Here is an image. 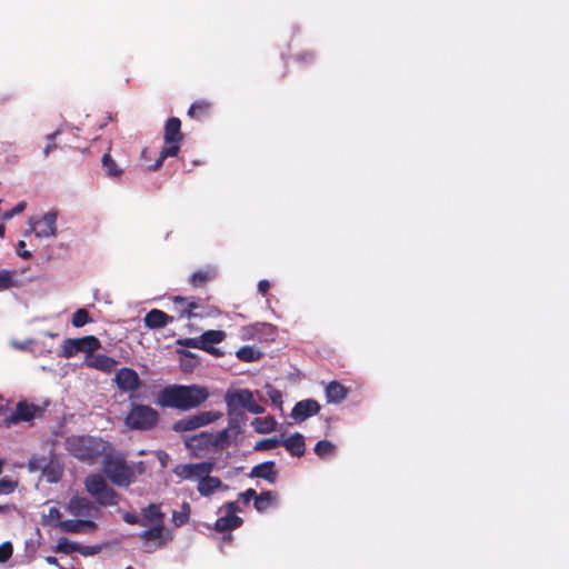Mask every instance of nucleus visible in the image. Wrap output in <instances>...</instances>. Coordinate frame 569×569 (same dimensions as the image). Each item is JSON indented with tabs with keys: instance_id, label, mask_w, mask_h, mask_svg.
Returning a JSON list of instances; mask_svg holds the SVG:
<instances>
[{
	"instance_id": "obj_63",
	"label": "nucleus",
	"mask_w": 569,
	"mask_h": 569,
	"mask_svg": "<svg viewBox=\"0 0 569 569\" xmlns=\"http://www.w3.org/2000/svg\"><path fill=\"white\" fill-rule=\"evenodd\" d=\"M137 468H138V470H139V472H140V473H141V472H143V470H144L143 462H142V461H139V462L137 463Z\"/></svg>"
},
{
	"instance_id": "obj_48",
	"label": "nucleus",
	"mask_w": 569,
	"mask_h": 569,
	"mask_svg": "<svg viewBox=\"0 0 569 569\" xmlns=\"http://www.w3.org/2000/svg\"><path fill=\"white\" fill-rule=\"evenodd\" d=\"M16 487L17 482L10 478L3 477L0 479V495H9L14 491Z\"/></svg>"
},
{
	"instance_id": "obj_29",
	"label": "nucleus",
	"mask_w": 569,
	"mask_h": 569,
	"mask_svg": "<svg viewBox=\"0 0 569 569\" xmlns=\"http://www.w3.org/2000/svg\"><path fill=\"white\" fill-rule=\"evenodd\" d=\"M172 301H173L172 310L177 313L179 319H183V318L190 319V318H192L191 298L176 296L172 299Z\"/></svg>"
},
{
	"instance_id": "obj_19",
	"label": "nucleus",
	"mask_w": 569,
	"mask_h": 569,
	"mask_svg": "<svg viewBox=\"0 0 569 569\" xmlns=\"http://www.w3.org/2000/svg\"><path fill=\"white\" fill-rule=\"evenodd\" d=\"M117 363L118 362L116 359H113L112 357L102 355V353L93 355L92 352H90L89 355H87V358H86V365L88 367L94 368L97 370L108 372V373L111 372L116 368Z\"/></svg>"
},
{
	"instance_id": "obj_16",
	"label": "nucleus",
	"mask_w": 569,
	"mask_h": 569,
	"mask_svg": "<svg viewBox=\"0 0 569 569\" xmlns=\"http://www.w3.org/2000/svg\"><path fill=\"white\" fill-rule=\"evenodd\" d=\"M249 477L263 479L270 485H274L278 480V470L276 468V462L272 460H268L252 467L249 472Z\"/></svg>"
},
{
	"instance_id": "obj_30",
	"label": "nucleus",
	"mask_w": 569,
	"mask_h": 569,
	"mask_svg": "<svg viewBox=\"0 0 569 569\" xmlns=\"http://www.w3.org/2000/svg\"><path fill=\"white\" fill-rule=\"evenodd\" d=\"M214 277L216 270L212 268L198 270L190 276L189 282L194 288H201L204 287L209 281L214 279Z\"/></svg>"
},
{
	"instance_id": "obj_15",
	"label": "nucleus",
	"mask_w": 569,
	"mask_h": 569,
	"mask_svg": "<svg viewBox=\"0 0 569 569\" xmlns=\"http://www.w3.org/2000/svg\"><path fill=\"white\" fill-rule=\"evenodd\" d=\"M226 332L222 330H207L204 331L200 338H201V350L216 356L220 357L223 353L220 351L219 348H216L214 345H218L226 339Z\"/></svg>"
},
{
	"instance_id": "obj_8",
	"label": "nucleus",
	"mask_w": 569,
	"mask_h": 569,
	"mask_svg": "<svg viewBox=\"0 0 569 569\" xmlns=\"http://www.w3.org/2000/svg\"><path fill=\"white\" fill-rule=\"evenodd\" d=\"M101 347L100 340L94 336L82 338H67L62 343L61 356L69 359L79 352H93Z\"/></svg>"
},
{
	"instance_id": "obj_5",
	"label": "nucleus",
	"mask_w": 569,
	"mask_h": 569,
	"mask_svg": "<svg viewBox=\"0 0 569 569\" xmlns=\"http://www.w3.org/2000/svg\"><path fill=\"white\" fill-rule=\"evenodd\" d=\"M158 422V411L148 405H132L124 418V423L130 430H151Z\"/></svg>"
},
{
	"instance_id": "obj_6",
	"label": "nucleus",
	"mask_w": 569,
	"mask_h": 569,
	"mask_svg": "<svg viewBox=\"0 0 569 569\" xmlns=\"http://www.w3.org/2000/svg\"><path fill=\"white\" fill-rule=\"evenodd\" d=\"M87 492L92 496L100 506H116L119 502L118 492L111 488L99 473H91L84 479Z\"/></svg>"
},
{
	"instance_id": "obj_25",
	"label": "nucleus",
	"mask_w": 569,
	"mask_h": 569,
	"mask_svg": "<svg viewBox=\"0 0 569 569\" xmlns=\"http://www.w3.org/2000/svg\"><path fill=\"white\" fill-rule=\"evenodd\" d=\"M349 395V388L338 381H331L326 387V399L330 403H340Z\"/></svg>"
},
{
	"instance_id": "obj_42",
	"label": "nucleus",
	"mask_w": 569,
	"mask_h": 569,
	"mask_svg": "<svg viewBox=\"0 0 569 569\" xmlns=\"http://www.w3.org/2000/svg\"><path fill=\"white\" fill-rule=\"evenodd\" d=\"M78 550H79V545L69 541V539L66 537H61L58 540V545L56 547L57 552H63V553H72Z\"/></svg>"
},
{
	"instance_id": "obj_56",
	"label": "nucleus",
	"mask_w": 569,
	"mask_h": 569,
	"mask_svg": "<svg viewBox=\"0 0 569 569\" xmlns=\"http://www.w3.org/2000/svg\"><path fill=\"white\" fill-rule=\"evenodd\" d=\"M26 247V242L23 240H20L17 244V254L22 259H30L32 257V253L29 250H23Z\"/></svg>"
},
{
	"instance_id": "obj_1",
	"label": "nucleus",
	"mask_w": 569,
	"mask_h": 569,
	"mask_svg": "<svg viewBox=\"0 0 569 569\" xmlns=\"http://www.w3.org/2000/svg\"><path fill=\"white\" fill-rule=\"evenodd\" d=\"M210 393L207 387L199 385H170L157 395V403L162 408L188 411L207 401Z\"/></svg>"
},
{
	"instance_id": "obj_38",
	"label": "nucleus",
	"mask_w": 569,
	"mask_h": 569,
	"mask_svg": "<svg viewBox=\"0 0 569 569\" xmlns=\"http://www.w3.org/2000/svg\"><path fill=\"white\" fill-rule=\"evenodd\" d=\"M184 357L181 361V367L184 371H191L199 365V358L191 351L178 350Z\"/></svg>"
},
{
	"instance_id": "obj_3",
	"label": "nucleus",
	"mask_w": 569,
	"mask_h": 569,
	"mask_svg": "<svg viewBox=\"0 0 569 569\" xmlns=\"http://www.w3.org/2000/svg\"><path fill=\"white\" fill-rule=\"evenodd\" d=\"M183 133L181 132V121L177 117H171L166 121L163 131L164 146L162 147L158 159L153 164L148 167V170L157 171L161 168L163 161L169 157H177L180 151V144L183 141Z\"/></svg>"
},
{
	"instance_id": "obj_59",
	"label": "nucleus",
	"mask_w": 569,
	"mask_h": 569,
	"mask_svg": "<svg viewBox=\"0 0 569 569\" xmlns=\"http://www.w3.org/2000/svg\"><path fill=\"white\" fill-rule=\"evenodd\" d=\"M270 289V282L266 279L263 280H260L258 282V291L262 295V296H266L267 292L269 291Z\"/></svg>"
},
{
	"instance_id": "obj_43",
	"label": "nucleus",
	"mask_w": 569,
	"mask_h": 569,
	"mask_svg": "<svg viewBox=\"0 0 569 569\" xmlns=\"http://www.w3.org/2000/svg\"><path fill=\"white\" fill-rule=\"evenodd\" d=\"M280 443H281V440H279L276 437L274 438H266V439H261V440L257 441L253 449L256 451H266V450H270V449L278 447Z\"/></svg>"
},
{
	"instance_id": "obj_34",
	"label": "nucleus",
	"mask_w": 569,
	"mask_h": 569,
	"mask_svg": "<svg viewBox=\"0 0 569 569\" xmlns=\"http://www.w3.org/2000/svg\"><path fill=\"white\" fill-rule=\"evenodd\" d=\"M143 519L153 522L154 525H163L164 513L161 511L160 506L150 503L142 511Z\"/></svg>"
},
{
	"instance_id": "obj_41",
	"label": "nucleus",
	"mask_w": 569,
	"mask_h": 569,
	"mask_svg": "<svg viewBox=\"0 0 569 569\" xmlns=\"http://www.w3.org/2000/svg\"><path fill=\"white\" fill-rule=\"evenodd\" d=\"M190 516V506L189 503L184 502L182 505V511H173L172 515V521L177 527H181L186 525L189 521Z\"/></svg>"
},
{
	"instance_id": "obj_12",
	"label": "nucleus",
	"mask_w": 569,
	"mask_h": 569,
	"mask_svg": "<svg viewBox=\"0 0 569 569\" xmlns=\"http://www.w3.org/2000/svg\"><path fill=\"white\" fill-rule=\"evenodd\" d=\"M114 381L117 387L124 392L136 391L141 386V380L138 373L131 368H121L118 370Z\"/></svg>"
},
{
	"instance_id": "obj_2",
	"label": "nucleus",
	"mask_w": 569,
	"mask_h": 569,
	"mask_svg": "<svg viewBox=\"0 0 569 569\" xmlns=\"http://www.w3.org/2000/svg\"><path fill=\"white\" fill-rule=\"evenodd\" d=\"M66 449L74 458L92 463L104 455L107 442L91 436H71L66 439Z\"/></svg>"
},
{
	"instance_id": "obj_47",
	"label": "nucleus",
	"mask_w": 569,
	"mask_h": 569,
	"mask_svg": "<svg viewBox=\"0 0 569 569\" xmlns=\"http://www.w3.org/2000/svg\"><path fill=\"white\" fill-rule=\"evenodd\" d=\"M196 426L190 417L183 418L174 422L173 430L177 432L196 430Z\"/></svg>"
},
{
	"instance_id": "obj_40",
	"label": "nucleus",
	"mask_w": 569,
	"mask_h": 569,
	"mask_svg": "<svg viewBox=\"0 0 569 569\" xmlns=\"http://www.w3.org/2000/svg\"><path fill=\"white\" fill-rule=\"evenodd\" d=\"M335 445L331 443L330 441L328 440H319L316 446H315V453L319 457V458H325L327 457L328 455H332L333 451H335Z\"/></svg>"
},
{
	"instance_id": "obj_54",
	"label": "nucleus",
	"mask_w": 569,
	"mask_h": 569,
	"mask_svg": "<svg viewBox=\"0 0 569 569\" xmlns=\"http://www.w3.org/2000/svg\"><path fill=\"white\" fill-rule=\"evenodd\" d=\"M238 497L244 505H248L251 501V499L256 500L257 492L254 489L249 488L246 491L240 492Z\"/></svg>"
},
{
	"instance_id": "obj_39",
	"label": "nucleus",
	"mask_w": 569,
	"mask_h": 569,
	"mask_svg": "<svg viewBox=\"0 0 569 569\" xmlns=\"http://www.w3.org/2000/svg\"><path fill=\"white\" fill-rule=\"evenodd\" d=\"M91 321H92V319L87 309H83V308L78 309L72 315V326L76 328H81Z\"/></svg>"
},
{
	"instance_id": "obj_55",
	"label": "nucleus",
	"mask_w": 569,
	"mask_h": 569,
	"mask_svg": "<svg viewBox=\"0 0 569 569\" xmlns=\"http://www.w3.org/2000/svg\"><path fill=\"white\" fill-rule=\"evenodd\" d=\"M222 508L226 511V515L228 516H237V512L239 511V506L237 501H228L226 502Z\"/></svg>"
},
{
	"instance_id": "obj_52",
	"label": "nucleus",
	"mask_w": 569,
	"mask_h": 569,
	"mask_svg": "<svg viewBox=\"0 0 569 569\" xmlns=\"http://www.w3.org/2000/svg\"><path fill=\"white\" fill-rule=\"evenodd\" d=\"M201 338H182L177 340L178 346H182L186 348H196L201 349Z\"/></svg>"
},
{
	"instance_id": "obj_51",
	"label": "nucleus",
	"mask_w": 569,
	"mask_h": 569,
	"mask_svg": "<svg viewBox=\"0 0 569 569\" xmlns=\"http://www.w3.org/2000/svg\"><path fill=\"white\" fill-rule=\"evenodd\" d=\"M13 552L11 542L7 541L0 545V563L8 561Z\"/></svg>"
},
{
	"instance_id": "obj_24",
	"label": "nucleus",
	"mask_w": 569,
	"mask_h": 569,
	"mask_svg": "<svg viewBox=\"0 0 569 569\" xmlns=\"http://www.w3.org/2000/svg\"><path fill=\"white\" fill-rule=\"evenodd\" d=\"M234 391L238 396V401H240L239 403L243 409H247L249 412L254 415L264 412V408L256 402L252 391L249 389H239Z\"/></svg>"
},
{
	"instance_id": "obj_21",
	"label": "nucleus",
	"mask_w": 569,
	"mask_h": 569,
	"mask_svg": "<svg viewBox=\"0 0 569 569\" xmlns=\"http://www.w3.org/2000/svg\"><path fill=\"white\" fill-rule=\"evenodd\" d=\"M202 436H207L209 438L208 443L210 446H212L214 449H220V450L228 448L231 445V442L238 438V436H233L232 429H230L228 427L218 431L214 435L202 433Z\"/></svg>"
},
{
	"instance_id": "obj_17",
	"label": "nucleus",
	"mask_w": 569,
	"mask_h": 569,
	"mask_svg": "<svg viewBox=\"0 0 569 569\" xmlns=\"http://www.w3.org/2000/svg\"><path fill=\"white\" fill-rule=\"evenodd\" d=\"M191 303L192 318H214L221 313L218 307L209 303V298L206 300L191 298Z\"/></svg>"
},
{
	"instance_id": "obj_49",
	"label": "nucleus",
	"mask_w": 569,
	"mask_h": 569,
	"mask_svg": "<svg viewBox=\"0 0 569 569\" xmlns=\"http://www.w3.org/2000/svg\"><path fill=\"white\" fill-rule=\"evenodd\" d=\"M267 388H268L267 395H268L270 401L274 406L281 408L282 407V393H281V391H279L278 389H276V388H273L271 386H267Z\"/></svg>"
},
{
	"instance_id": "obj_20",
	"label": "nucleus",
	"mask_w": 569,
	"mask_h": 569,
	"mask_svg": "<svg viewBox=\"0 0 569 569\" xmlns=\"http://www.w3.org/2000/svg\"><path fill=\"white\" fill-rule=\"evenodd\" d=\"M242 522H243L242 518H240L238 516L226 515L216 520L214 529L219 532H229L233 529L241 527ZM223 540L231 542L232 535L231 533L224 535Z\"/></svg>"
},
{
	"instance_id": "obj_64",
	"label": "nucleus",
	"mask_w": 569,
	"mask_h": 569,
	"mask_svg": "<svg viewBox=\"0 0 569 569\" xmlns=\"http://www.w3.org/2000/svg\"><path fill=\"white\" fill-rule=\"evenodd\" d=\"M4 232H6V226L3 223H1L0 224V238L4 237Z\"/></svg>"
},
{
	"instance_id": "obj_36",
	"label": "nucleus",
	"mask_w": 569,
	"mask_h": 569,
	"mask_svg": "<svg viewBox=\"0 0 569 569\" xmlns=\"http://www.w3.org/2000/svg\"><path fill=\"white\" fill-rule=\"evenodd\" d=\"M102 168L104 173L110 178H118L122 174V169L117 164V162L108 152L102 157Z\"/></svg>"
},
{
	"instance_id": "obj_10",
	"label": "nucleus",
	"mask_w": 569,
	"mask_h": 569,
	"mask_svg": "<svg viewBox=\"0 0 569 569\" xmlns=\"http://www.w3.org/2000/svg\"><path fill=\"white\" fill-rule=\"evenodd\" d=\"M56 222L57 213L51 211L47 212L41 219L36 221L30 220V228L26 230L24 236L34 232L38 238L54 237L57 233Z\"/></svg>"
},
{
	"instance_id": "obj_26",
	"label": "nucleus",
	"mask_w": 569,
	"mask_h": 569,
	"mask_svg": "<svg viewBox=\"0 0 569 569\" xmlns=\"http://www.w3.org/2000/svg\"><path fill=\"white\" fill-rule=\"evenodd\" d=\"M281 443L283 445L286 450L289 451V453L291 456L301 457L305 455V451H306L305 437L299 432L293 433L289 438L281 441Z\"/></svg>"
},
{
	"instance_id": "obj_31",
	"label": "nucleus",
	"mask_w": 569,
	"mask_h": 569,
	"mask_svg": "<svg viewBox=\"0 0 569 569\" xmlns=\"http://www.w3.org/2000/svg\"><path fill=\"white\" fill-rule=\"evenodd\" d=\"M278 493L276 491H263L257 495L253 506L258 512H264L271 505L276 503Z\"/></svg>"
},
{
	"instance_id": "obj_11",
	"label": "nucleus",
	"mask_w": 569,
	"mask_h": 569,
	"mask_svg": "<svg viewBox=\"0 0 569 569\" xmlns=\"http://www.w3.org/2000/svg\"><path fill=\"white\" fill-rule=\"evenodd\" d=\"M67 510L72 516L83 517L88 519L93 517L94 513L98 512V508L90 499L79 496H74L69 500L67 505Z\"/></svg>"
},
{
	"instance_id": "obj_58",
	"label": "nucleus",
	"mask_w": 569,
	"mask_h": 569,
	"mask_svg": "<svg viewBox=\"0 0 569 569\" xmlns=\"http://www.w3.org/2000/svg\"><path fill=\"white\" fill-rule=\"evenodd\" d=\"M122 518L129 525H144L134 513L126 512Z\"/></svg>"
},
{
	"instance_id": "obj_13",
	"label": "nucleus",
	"mask_w": 569,
	"mask_h": 569,
	"mask_svg": "<svg viewBox=\"0 0 569 569\" xmlns=\"http://www.w3.org/2000/svg\"><path fill=\"white\" fill-rule=\"evenodd\" d=\"M40 412V407L20 401L17 403L16 410L4 418V421L7 425L31 421Z\"/></svg>"
},
{
	"instance_id": "obj_7",
	"label": "nucleus",
	"mask_w": 569,
	"mask_h": 569,
	"mask_svg": "<svg viewBox=\"0 0 569 569\" xmlns=\"http://www.w3.org/2000/svg\"><path fill=\"white\" fill-rule=\"evenodd\" d=\"M228 415V428L232 429L233 436L241 433L242 426L247 421V416L243 412V407L238 401V396L234 390H228L224 396Z\"/></svg>"
},
{
	"instance_id": "obj_9",
	"label": "nucleus",
	"mask_w": 569,
	"mask_h": 569,
	"mask_svg": "<svg viewBox=\"0 0 569 569\" xmlns=\"http://www.w3.org/2000/svg\"><path fill=\"white\" fill-rule=\"evenodd\" d=\"M214 463L211 461H202L198 463H181L177 465L173 468V473L187 480L198 479L200 480L207 473H211L213 470Z\"/></svg>"
},
{
	"instance_id": "obj_27",
	"label": "nucleus",
	"mask_w": 569,
	"mask_h": 569,
	"mask_svg": "<svg viewBox=\"0 0 569 569\" xmlns=\"http://www.w3.org/2000/svg\"><path fill=\"white\" fill-rule=\"evenodd\" d=\"M222 481L210 473L203 476L198 482V491L201 496L208 497L222 487Z\"/></svg>"
},
{
	"instance_id": "obj_57",
	"label": "nucleus",
	"mask_w": 569,
	"mask_h": 569,
	"mask_svg": "<svg viewBox=\"0 0 569 569\" xmlns=\"http://www.w3.org/2000/svg\"><path fill=\"white\" fill-rule=\"evenodd\" d=\"M99 551V547L97 546H79L78 552L82 556H92Z\"/></svg>"
},
{
	"instance_id": "obj_53",
	"label": "nucleus",
	"mask_w": 569,
	"mask_h": 569,
	"mask_svg": "<svg viewBox=\"0 0 569 569\" xmlns=\"http://www.w3.org/2000/svg\"><path fill=\"white\" fill-rule=\"evenodd\" d=\"M24 209H26V202L21 201V202H19L16 207H13L11 210L6 211V212L2 214V219H3V220H10V219H12L16 214L21 213Z\"/></svg>"
},
{
	"instance_id": "obj_23",
	"label": "nucleus",
	"mask_w": 569,
	"mask_h": 569,
	"mask_svg": "<svg viewBox=\"0 0 569 569\" xmlns=\"http://www.w3.org/2000/svg\"><path fill=\"white\" fill-rule=\"evenodd\" d=\"M139 538L143 542L157 541V547H163L169 538L166 536L163 525H154L151 528L139 533Z\"/></svg>"
},
{
	"instance_id": "obj_61",
	"label": "nucleus",
	"mask_w": 569,
	"mask_h": 569,
	"mask_svg": "<svg viewBox=\"0 0 569 569\" xmlns=\"http://www.w3.org/2000/svg\"><path fill=\"white\" fill-rule=\"evenodd\" d=\"M46 561L49 563V565H52V566H59V562L57 560L56 557H52V556H49L46 558Z\"/></svg>"
},
{
	"instance_id": "obj_44",
	"label": "nucleus",
	"mask_w": 569,
	"mask_h": 569,
	"mask_svg": "<svg viewBox=\"0 0 569 569\" xmlns=\"http://www.w3.org/2000/svg\"><path fill=\"white\" fill-rule=\"evenodd\" d=\"M42 475L47 478L48 482H58L61 479L62 470L50 463L43 469Z\"/></svg>"
},
{
	"instance_id": "obj_35",
	"label": "nucleus",
	"mask_w": 569,
	"mask_h": 569,
	"mask_svg": "<svg viewBox=\"0 0 569 569\" xmlns=\"http://www.w3.org/2000/svg\"><path fill=\"white\" fill-rule=\"evenodd\" d=\"M236 356L244 362H253L260 360L262 352L251 346H243L237 350Z\"/></svg>"
},
{
	"instance_id": "obj_45",
	"label": "nucleus",
	"mask_w": 569,
	"mask_h": 569,
	"mask_svg": "<svg viewBox=\"0 0 569 569\" xmlns=\"http://www.w3.org/2000/svg\"><path fill=\"white\" fill-rule=\"evenodd\" d=\"M60 134V130H57L52 133L47 134L46 137V146L43 148V157H48L52 151L58 149V144L56 143L57 136Z\"/></svg>"
},
{
	"instance_id": "obj_33",
	"label": "nucleus",
	"mask_w": 569,
	"mask_h": 569,
	"mask_svg": "<svg viewBox=\"0 0 569 569\" xmlns=\"http://www.w3.org/2000/svg\"><path fill=\"white\" fill-rule=\"evenodd\" d=\"M258 433H270L277 428V420L272 416L254 418L251 422Z\"/></svg>"
},
{
	"instance_id": "obj_32",
	"label": "nucleus",
	"mask_w": 569,
	"mask_h": 569,
	"mask_svg": "<svg viewBox=\"0 0 569 569\" xmlns=\"http://www.w3.org/2000/svg\"><path fill=\"white\" fill-rule=\"evenodd\" d=\"M191 418V420L193 421V425L196 426V428H200V427H203V426H207L213 421H217L218 419H220L222 417V413L220 411H202V412H198L193 416H189Z\"/></svg>"
},
{
	"instance_id": "obj_18",
	"label": "nucleus",
	"mask_w": 569,
	"mask_h": 569,
	"mask_svg": "<svg viewBox=\"0 0 569 569\" xmlns=\"http://www.w3.org/2000/svg\"><path fill=\"white\" fill-rule=\"evenodd\" d=\"M173 321V316H170L159 309H151L143 318L144 326L149 329H161Z\"/></svg>"
},
{
	"instance_id": "obj_4",
	"label": "nucleus",
	"mask_w": 569,
	"mask_h": 569,
	"mask_svg": "<svg viewBox=\"0 0 569 569\" xmlns=\"http://www.w3.org/2000/svg\"><path fill=\"white\" fill-rule=\"evenodd\" d=\"M103 472L118 487H128L136 481L133 467L129 466L122 457L106 456Z\"/></svg>"
},
{
	"instance_id": "obj_28",
	"label": "nucleus",
	"mask_w": 569,
	"mask_h": 569,
	"mask_svg": "<svg viewBox=\"0 0 569 569\" xmlns=\"http://www.w3.org/2000/svg\"><path fill=\"white\" fill-rule=\"evenodd\" d=\"M212 103L207 100L194 101L189 110L188 116L191 119L202 120L210 116Z\"/></svg>"
},
{
	"instance_id": "obj_37",
	"label": "nucleus",
	"mask_w": 569,
	"mask_h": 569,
	"mask_svg": "<svg viewBox=\"0 0 569 569\" xmlns=\"http://www.w3.org/2000/svg\"><path fill=\"white\" fill-rule=\"evenodd\" d=\"M17 287V271L0 270V291Z\"/></svg>"
},
{
	"instance_id": "obj_46",
	"label": "nucleus",
	"mask_w": 569,
	"mask_h": 569,
	"mask_svg": "<svg viewBox=\"0 0 569 569\" xmlns=\"http://www.w3.org/2000/svg\"><path fill=\"white\" fill-rule=\"evenodd\" d=\"M49 461L47 459V457L44 456H32L29 460V469L32 470V471H38V470H41L43 471V469L46 467H48Z\"/></svg>"
},
{
	"instance_id": "obj_60",
	"label": "nucleus",
	"mask_w": 569,
	"mask_h": 569,
	"mask_svg": "<svg viewBox=\"0 0 569 569\" xmlns=\"http://www.w3.org/2000/svg\"><path fill=\"white\" fill-rule=\"evenodd\" d=\"M49 517H50L51 519L59 520V522L61 521V520H60V519H61V512H60V510H59L58 508H56V507H52V508H50V509H49Z\"/></svg>"
},
{
	"instance_id": "obj_22",
	"label": "nucleus",
	"mask_w": 569,
	"mask_h": 569,
	"mask_svg": "<svg viewBox=\"0 0 569 569\" xmlns=\"http://www.w3.org/2000/svg\"><path fill=\"white\" fill-rule=\"evenodd\" d=\"M59 528L63 532L79 533L86 529L93 530L97 525L90 519H68L59 522Z\"/></svg>"
},
{
	"instance_id": "obj_50",
	"label": "nucleus",
	"mask_w": 569,
	"mask_h": 569,
	"mask_svg": "<svg viewBox=\"0 0 569 569\" xmlns=\"http://www.w3.org/2000/svg\"><path fill=\"white\" fill-rule=\"evenodd\" d=\"M296 60L303 66H308L315 62L316 54L313 51H302L296 56Z\"/></svg>"
},
{
	"instance_id": "obj_62",
	"label": "nucleus",
	"mask_w": 569,
	"mask_h": 569,
	"mask_svg": "<svg viewBox=\"0 0 569 569\" xmlns=\"http://www.w3.org/2000/svg\"><path fill=\"white\" fill-rule=\"evenodd\" d=\"M7 410H8L7 405H4L3 402H0V416L3 415V412Z\"/></svg>"
},
{
	"instance_id": "obj_14",
	"label": "nucleus",
	"mask_w": 569,
	"mask_h": 569,
	"mask_svg": "<svg viewBox=\"0 0 569 569\" xmlns=\"http://www.w3.org/2000/svg\"><path fill=\"white\" fill-rule=\"evenodd\" d=\"M321 409L320 403L315 399H305L298 401L291 410V417L297 422H302L308 418L319 413Z\"/></svg>"
}]
</instances>
